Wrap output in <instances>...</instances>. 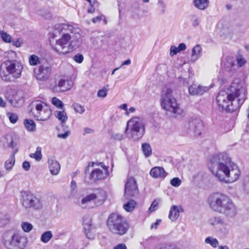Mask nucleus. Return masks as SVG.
I'll use <instances>...</instances> for the list:
<instances>
[{"label": "nucleus", "mask_w": 249, "mask_h": 249, "mask_svg": "<svg viewBox=\"0 0 249 249\" xmlns=\"http://www.w3.org/2000/svg\"><path fill=\"white\" fill-rule=\"evenodd\" d=\"M106 198V192L100 189L95 193L90 194L83 197L81 200L80 206L85 208V205L88 203L93 200H96V204L97 205L102 204Z\"/></svg>", "instance_id": "f8f14e48"}, {"label": "nucleus", "mask_w": 249, "mask_h": 249, "mask_svg": "<svg viewBox=\"0 0 249 249\" xmlns=\"http://www.w3.org/2000/svg\"><path fill=\"white\" fill-rule=\"evenodd\" d=\"M231 34V30L228 24H227V36L229 37Z\"/></svg>", "instance_id": "774afa93"}, {"label": "nucleus", "mask_w": 249, "mask_h": 249, "mask_svg": "<svg viewBox=\"0 0 249 249\" xmlns=\"http://www.w3.org/2000/svg\"><path fill=\"white\" fill-rule=\"evenodd\" d=\"M103 18H104V16L103 15L99 16L95 18H93L91 20L94 23H99Z\"/></svg>", "instance_id": "8fccbe9b"}, {"label": "nucleus", "mask_w": 249, "mask_h": 249, "mask_svg": "<svg viewBox=\"0 0 249 249\" xmlns=\"http://www.w3.org/2000/svg\"><path fill=\"white\" fill-rule=\"evenodd\" d=\"M139 193L136 181L134 178H129L125 185L124 196L128 199L129 196H134Z\"/></svg>", "instance_id": "ddd939ff"}, {"label": "nucleus", "mask_w": 249, "mask_h": 249, "mask_svg": "<svg viewBox=\"0 0 249 249\" xmlns=\"http://www.w3.org/2000/svg\"><path fill=\"white\" fill-rule=\"evenodd\" d=\"M53 237L52 232L48 231L44 232L41 236V241L45 243H48Z\"/></svg>", "instance_id": "2f4dec72"}, {"label": "nucleus", "mask_w": 249, "mask_h": 249, "mask_svg": "<svg viewBox=\"0 0 249 249\" xmlns=\"http://www.w3.org/2000/svg\"><path fill=\"white\" fill-rule=\"evenodd\" d=\"M179 79H183V84H184V85L186 86L189 84V80L188 78L179 77Z\"/></svg>", "instance_id": "052dcab7"}, {"label": "nucleus", "mask_w": 249, "mask_h": 249, "mask_svg": "<svg viewBox=\"0 0 249 249\" xmlns=\"http://www.w3.org/2000/svg\"><path fill=\"white\" fill-rule=\"evenodd\" d=\"M150 175L154 178H162L166 176L167 173L163 168L156 166L151 169Z\"/></svg>", "instance_id": "aec40b11"}, {"label": "nucleus", "mask_w": 249, "mask_h": 249, "mask_svg": "<svg viewBox=\"0 0 249 249\" xmlns=\"http://www.w3.org/2000/svg\"><path fill=\"white\" fill-rule=\"evenodd\" d=\"M211 209L228 218H233L237 213L235 206L230 197L225 194L216 192L211 194L208 198Z\"/></svg>", "instance_id": "7ed1b4c3"}, {"label": "nucleus", "mask_w": 249, "mask_h": 249, "mask_svg": "<svg viewBox=\"0 0 249 249\" xmlns=\"http://www.w3.org/2000/svg\"><path fill=\"white\" fill-rule=\"evenodd\" d=\"M179 215V208L175 205L172 206L169 214V218L172 221H176Z\"/></svg>", "instance_id": "a878e982"}, {"label": "nucleus", "mask_w": 249, "mask_h": 249, "mask_svg": "<svg viewBox=\"0 0 249 249\" xmlns=\"http://www.w3.org/2000/svg\"><path fill=\"white\" fill-rule=\"evenodd\" d=\"M240 175V172L236 164L230 163V168L228 170L227 178L224 182L231 183L237 180Z\"/></svg>", "instance_id": "dca6fc26"}, {"label": "nucleus", "mask_w": 249, "mask_h": 249, "mask_svg": "<svg viewBox=\"0 0 249 249\" xmlns=\"http://www.w3.org/2000/svg\"><path fill=\"white\" fill-rule=\"evenodd\" d=\"M7 115L9 117L11 123L15 124L17 122L18 119V117L16 114L12 113H8Z\"/></svg>", "instance_id": "c03bdc74"}, {"label": "nucleus", "mask_w": 249, "mask_h": 249, "mask_svg": "<svg viewBox=\"0 0 249 249\" xmlns=\"http://www.w3.org/2000/svg\"><path fill=\"white\" fill-rule=\"evenodd\" d=\"M107 89H100L97 93L98 97L105 98L107 95Z\"/></svg>", "instance_id": "49530a36"}, {"label": "nucleus", "mask_w": 249, "mask_h": 249, "mask_svg": "<svg viewBox=\"0 0 249 249\" xmlns=\"http://www.w3.org/2000/svg\"><path fill=\"white\" fill-rule=\"evenodd\" d=\"M21 44L22 42L19 40H17V41H15L13 43V44L17 47H20Z\"/></svg>", "instance_id": "bf43d9fd"}, {"label": "nucleus", "mask_w": 249, "mask_h": 249, "mask_svg": "<svg viewBox=\"0 0 249 249\" xmlns=\"http://www.w3.org/2000/svg\"><path fill=\"white\" fill-rule=\"evenodd\" d=\"M107 176L106 173H104L102 170L100 169H94L90 175V177L93 180L103 179Z\"/></svg>", "instance_id": "412c9836"}, {"label": "nucleus", "mask_w": 249, "mask_h": 249, "mask_svg": "<svg viewBox=\"0 0 249 249\" xmlns=\"http://www.w3.org/2000/svg\"><path fill=\"white\" fill-rule=\"evenodd\" d=\"M52 68L48 66H40L34 70L36 78L40 81H45L48 79L51 73Z\"/></svg>", "instance_id": "2eb2a0df"}, {"label": "nucleus", "mask_w": 249, "mask_h": 249, "mask_svg": "<svg viewBox=\"0 0 249 249\" xmlns=\"http://www.w3.org/2000/svg\"><path fill=\"white\" fill-rule=\"evenodd\" d=\"M157 4L160 10V13L162 14H164L166 7V5L164 2L162 0H159Z\"/></svg>", "instance_id": "ea45409f"}, {"label": "nucleus", "mask_w": 249, "mask_h": 249, "mask_svg": "<svg viewBox=\"0 0 249 249\" xmlns=\"http://www.w3.org/2000/svg\"><path fill=\"white\" fill-rule=\"evenodd\" d=\"M208 222L215 228H219L224 225V221L220 216H212L209 219Z\"/></svg>", "instance_id": "5701e85b"}, {"label": "nucleus", "mask_w": 249, "mask_h": 249, "mask_svg": "<svg viewBox=\"0 0 249 249\" xmlns=\"http://www.w3.org/2000/svg\"><path fill=\"white\" fill-rule=\"evenodd\" d=\"M246 89L233 83L227 89V92L220 91L216 97L218 106L222 109L233 112L240 108L246 100Z\"/></svg>", "instance_id": "f03ea898"}, {"label": "nucleus", "mask_w": 249, "mask_h": 249, "mask_svg": "<svg viewBox=\"0 0 249 249\" xmlns=\"http://www.w3.org/2000/svg\"><path fill=\"white\" fill-rule=\"evenodd\" d=\"M3 243L7 249H23L27 238L18 232H7L3 235Z\"/></svg>", "instance_id": "39448f33"}, {"label": "nucleus", "mask_w": 249, "mask_h": 249, "mask_svg": "<svg viewBox=\"0 0 249 249\" xmlns=\"http://www.w3.org/2000/svg\"><path fill=\"white\" fill-rule=\"evenodd\" d=\"M113 137L114 139L118 141H121L124 138L123 135L120 134H115L113 135Z\"/></svg>", "instance_id": "603ef678"}, {"label": "nucleus", "mask_w": 249, "mask_h": 249, "mask_svg": "<svg viewBox=\"0 0 249 249\" xmlns=\"http://www.w3.org/2000/svg\"><path fill=\"white\" fill-rule=\"evenodd\" d=\"M228 66L227 67H229V66H230L231 69L229 71H231L232 68L235 66V64L233 61H231V62H228Z\"/></svg>", "instance_id": "e2e57ef3"}, {"label": "nucleus", "mask_w": 249, "mask_h": 249, "mask_svg": "<svg viewBox=\"0 0 249 249\" xmlns=\"http://www.w3.org/2000/svg\"><path fill=\"white\" fill-rule=\"evenodd\" d=\"M119 108L121 109H123L124 110L127 111V106L126 104H124L120 106Z\"/></svg>", "instance_id": "0e129e2a"}, {"label": "nucleus", "mask_w": 249, "mask_h": 249, "mask_svg": "<svg viewBox=\"0 0 249 249\" xmlns=\"http://www.w3.org/2000/svg\"><path fill=\"white\" fill-rule=\"evenodd\" d=\"M56 118L61 121V126L65 133L63 134H58L57 137L63 139H66L70 134V131L68 129V126L65 125V123L68 119V117L64 111H59L57 112Z\"/></svg>", "instance_id": "f3484780"}, {"label": "nucleus", "mask_w": 249, "mask_h": 249, "mask_svg": "<svg viewBox=\"0 0 249 249\" xmlns=\"http://www.w3.org/2000/svg\"><path fill=\"white\" fill-rule=\"evenodd\" d=\"M1 36L2 40L6 42H11L12 37L10 35H8L5 32H2L1 33Z\"/></svg>", "instance_id": "79ce46f5"}, {"label": "nucleus", "mask_w": 249, "mask_h": 249, "mask_svg": "<svg viewBox=\"0 0 249 249\" xmlns=\"http://www.w3.org/2000/svg\"><path fill=\"white\" fill-rule=\"evenodd\" d=\"M128 127L130 128L132 138L134 141L140 140L142 137L144 127L140 118L133 117L128 122L125 133H127Z\"/></svg>", "instance_id": "1a4fd4ad"}, {"label": "nucleus", "mask_w": 249, "mask_h": 249, "mask_svg": "<svg viewBox=\"0 0 249 249\" xmlns=\"http://www.w3.org/2000/svg\"><path fill=\"white\" fill-rule=\"evenodd\" d=\"M73 29L71 25L62 24L54 30V34L58 33L62 35L60 38L56 39L55 42H51V45L55 52L59 54H67L81 45V35L74 33Z\"/></svg>", "instance_id": "f257e3e1"}, {"label": "nucleus", "mask_w": 249, "mask_h": 249, "mask_svg": "<svg viewBox=\"0 0 249 249\" xmlns=\"http://www.w3.org/2000/svg\"><path fill=\"white\" fill-rule=\"evenodd\" d=\"M22 167L25 171H28L30 168V163L27 161H25L22 163Z\"/></svg>", "instance_id": "3c124183"}, {"label": "nucleus", "mask_w": 249, "mask_h": 249, "mask_svg": "<svg viewBox=\"0 0 249 249\" xmlns=\"http://www.w3.org/2000/svg\"><path fill=\"white\" fill-rule=\"evenodd\" d=\"M181 180L178 178H174L170 181L171 184L174 187H178L181 184Z\"/></svg>", "instance_id": "37998d69"}, {"label": "nucleus", "mask_w": 249, "mask_h": 249, "mask_svg": "<svg viewBox=\"0 0 249 249\" xmlns=\"http://www.w3.org/2000/svg\"><path fill=\"white\" fill-rule=\"evenodd\" d=\"M130 63H131L130 60L129 59H128L122 63L121 66H123L124 65H128L130 64Z\"/></svg>", "instance_id": "680f3d73"}, {"label": "nucleus", "mask_w": 249, "mask_h": 249, "mask_svg": "<svg viewBox=\"0 0 249 249\" xmlns=\"http://www.w3.org/2000/svg\"><path fill=\"white\" fill-rule=\"evenodd\" d=\"M94 11H95V8L92 5L88 10V12L89 13H93L94 12Z\"/></svg>", "instance_id": "69168bd1"}, {"label": "nucleus", "mask_w": 249, "mask_h": 249, "mask_svg": "<svg viewBox=\"0 0 249 249\" xmlns=\"http://www.w3.org/2000/svg\"><path fill=\"white\" fill-rule=\"evenodd\" d=\"M236 62L238 67H242L245 65L247 62L246 60L241 55H238L236 57Z\"/></svg>", "instance_id": "4c0bfd02"}, {"label": "nucleus", "mask_w": 249, "mask_h": 249, "mask_svg": "<svg viewBox=\"0 0 249 249\" xmlns=\"http://www.w3.org/2000/svg\"><path fill=\"white\" fill-rule=\"evenodd\" d=\"M77 187V184L75 181L72 180L71 183V189L72 191H73Z\"/></svg>", "instance_id": "4d7b16f0"}, {"label": "nucleus", "mask_w": 249, "mask_h": 249, "mask_svg": "<svg viewBox=\"0 0 249 249\" xmlns=\"http://www.w3.org/2000/svg\"><path fill=\"white\" fill-rule=\"evenodd\" d=\"M136 203L133 200H130L124 204L123 207L127 212L132 211L135 207Z\"/></svg>", "instance_id": "c756f323"}, {"label": "nucleus", "mask_w": 249, "mask_h": 249, "mask_svg": "<svg viewBox=\"0 0 249 249\" xmlns=\"http://www.w3.org/2000/svg\"><path fill=\"white\" fill-rule=\"evenodd\" d=\"M24 125L29 131H34L36 130V124L32 120H25Z\"/></svg>", "instance_id": "cd10ccee"}, {"label": "nucleus", "mask_w": 249, "mask_h": 249, "mask_svg": "<svg viewBox=\"0 0 249 249\" xmlns=\"http://www.w3.org/2000/svg\"><path fill=\"white\" fill-rule=\"evenodd\" d=\"M72 107L76 112L80 114H83L85 112L84 107L78 103H74L72 105Z\"/></svg>", "instance_id": "e433bc0d"}, {"label": "nucleus", "mask_w": 249, "mask_h": 249, "mask_svg": "<svg viewBox=\"0 0 249 249\" xmlns=\"http://www.w3.org/2000/svg\"><path fill=\"white\" fill-rule=\"evenodd\" d=\"M84 59L83 55L82 54L78 53L73 57V60L77 63H81Z\"/></svg>", "instance_id": "a18cd8bd"}, {"label": "nucleus", "mask_w": 249, "mask_h": 249, "mask_svg": "<svg viewBox=\"0 0 249 249\" xmlns=\"http://www.w3.org/2000/svg\"><path fill=\"white\" fill-rule=\"evenodd\" d=\"M84 131L85 133H91L93 131L92 129L89 128H85Z\"/></svg>", "instance_id": "338daca9"}, {"label": "nucleus", "mask_w": 249, "mask_h": 249, "mask_svg": "<svg viewBox=\"0 0 249 249\" xmlns=\"http://www.w3.org/2000/svg\"><path fill=\"white\" fill-rule=\"evenodd\" d=\"M189 128L193 132L195 136H199L203 129V124L199 118H195L191 120L189 123Z\"/></svg>", "instance_id": "4468645a"}, {"label": "nucleus", "mask_w": 249, "mask_h": 249, "mask_svg": "<svg viewBox=\"0 0 249 249\" xmlns=\"http://www.w3.org/2000/svg\"><path fill=\"white\" fill-rule=\"evenodd\" d=\"M191 20L192 26L194 27L198 26L201 21L200 18L196 14H192L191 16Z\"/></svg>", "instance_id": "c9c22d12"}, {"label": "nucleus", "mask_w": 249, "mask_h": 249, "mask_svg": "<svg viewBox=\"0 0 249 249\" xmlns=\"http://www.w3.org/2000/svg\"><path fill=\"white\" fill-rule=\"evenodd\" d=\"M205 243L210 245L213 248H216L219 246L218 241L216 238L211 236L206 238L205 240Z\"/></svg>", "instance_id": "7c9ffc66"}, {"label": "nucleus", "mask_w": 249, "mask_h": 249, "mask_svg": "<svg viewBox=\"0 0 249 249\" xmlns=\"http://www.w3.org/2000/svg\"><path fill=\"white\" fill-rule=\"evenodd\" d=\"M29 62L31 66H36L40 63V58L35 54H32L29 57Z\"/></svg>", "instance_id": "f704fd0d"}, {"label": "nucleus", "mask_w": 249, "mask_h": 249, "mask_svg": "<svg viewBox=\"0 0 249 249\" xmlns=\"http://www.w3.org/2000/svg\"><path fill=\"white\" fill-rule=\"evenodd\" d=\"M172 91L168 89L165 94L161 96V105L162 107L166 111L167 114L173 115L180 114L182 111L179 107L176 100L173 98Z\"/></svg>", "instance_id": "6e6552de"}, {"label": "nucleus", "mask_w": 249, "mask_h": 249, "mask_svg": "<svg viewBox=\"0 0 249 249\" xmlns=\"http://www.w3.org/2000/svg\"><path fill=\"white\" fill-rule=\"evenodd\" d=\"M21 202L22 205L26 208H34L39 209L42 205L39 199L29 191L21 192Z\"/></svg>", "instance_id": "9d476101"}, {"label": "nucleus", "mask_w": 249, "mask_h": 249, "mask_svg": "<svg viewBox=\"0 0 249 249\" xmlns=\"http://www.w3.org/2000/svg\"><path fill=\"white\" fill-rule=\"evenodd\" d=\"M84 229L85 230L87 237L89 239H93L94 237V235L90 232V227L91 226V224H90V221H89L88 222H86L84 221Z\"/></svg>", "instance_id": "bb28decb"}, {"label": "nucleus", "mask_w": 249, "mask_h": 249, "mask_svg": "<svg viewBox=\"0 0 249 249\" xmlns=\"http://www.w3.org/2000/svg\"><path fill=\"white\" fill-rule=\"evenodd\" d=\"M6 107V103L0 97V107Z\"/></svg>", "instance_id": "13d9d810"}, {"label": "nucleus", "mask_w": 249, "mask_h": 249, "mask_svg": "<svg viewBox=\"0 0 249 249\" xmlns=\"http://www.w3.org/2000/svg\"><path fill=\"white\" fill-rule=\"evenodd\" d=\"M186 45L183 43H180L178 47V49L179 52L184 51L186 49Z\"/></svg>", "instance_id": "6e6d98bb"}, {"label": "nucleus", "mask_w": 249, "mask_h": 249, "mask_svg": "<svg viewBox=\"0 0 249 249\" xmlns=\"http://www.w3.org/2000/svg\"><path fill=\"white\" fill-rule=\"evenodd\" d=\"M143 154L146 157H149L152 154V149L149 144L144 143L142 145Z\"/></svg>", "instance_id": "c85d7f7f"}, {"label": "nucleus", "mask_w": 249, "mask_h": 249, "mask_svg": "<svg viewBox=\"0 0 249 249\" xmlns=\"http://www.w3.org/2000/svg\"><path fill=\"white\" fill-rule=\"evenodd\" d=\"M22 230L26 232L30 231L33 229V226L31 224L28 222H23L21 224Z\"/></svg>", "instance_id": "58836bf2"}, {"label": "nucleus", "mask_w": 249, "mask_h": 249, "mask_svg": "<svg viewBox=\"0 0 249 249\" xmlns=\"http://www.w3.org/2000/svg\"><path fill=\"white\" fill-rule=\"evenodd\" d=\"M170 54L171 56L176 55V54H177L179 52L178 49V47H176L175 46H172L170 47Z\"/></svg>", "instance_id": "de8ad7c7"}, {"label": "nucleus", "mask_w": 249, "mask_h": 249, "mask_svg": "<svg viewBox=\"0 0 249 249\" xmlns=\"http://www.w3.org/2000/svg\"><path fill=\"white\" fill-rule=\"evenodd\" d=\"M31 108L29 111L30 116H33L37 120L45 121L47 120L52 114V110L44 103L37 101L32 102Z\"/></svg>", "instance_id": "0eeeda50"}, {"label": "nucleus", "mask_w": 249, "mask_h": 249, "mask_svg": "<svg viewBox=\"0 0 249 249\" xmlns=\"http://www.w3.org/2000/svg\"><path fill=\"white\" fill-rule=\"evenodd\" d=\"M2 67H4L7 74H11L16 78H19L23 69L21 62L17 60L8 61L4 62Z\"/></svg>", "instance_id": "9b49d317"}, {"label": "nucleus", "mask_w": 249, "mask_h": 249, "mask_svg": "<svg viewBox=\"0 0 249 249\" xmlns=\"http://www.w3.org/2000/svg\"><path fill=\"white\" fill-rule=\"evenodd\" d=\"M107 225L109 230L114 234L123 235L128 228L126 222L123 217L117 213H112L109 216Z\"/></svg>", "instance_id": "423d86ee"}, {"label": "nucleus", "mask_w": 249, "mask_h": 249, "mask_svg": "<svg viewBox=\"0 0 249 249\" xmlns=\"http://www.w3.org/2000/svg\"><path fill=\"white\" fill-rule=\"evenodd\" d=\"M201 53L202 48L200 45H196L192 49L190 61L192 62H196L201 57Z\"/></svg>", "instance_id": "b1692460"}, {"label": "nucleus", "mask_w": 249, "mask_h": 249, "mask_svg": "<svg viewBox=\"0 0 249 249\" xmlns=\"http://www.w3.org/2000/svg\"><path fill=\"white\" fill-rule=\"evenodd\" d=\"M161 221L160 219L157 220V221L154 223H153L151 225V229H157L158 226L160 223Z\"/></svg>", "instance_id": "864d4df0"}, {"label": "nucleus", "mask_w": 249, "mask_h": 249, "mask_svg": "<svg viewBox=\"0 0 249 249\" xmlns=\"http://www.w3.org/2000/svg\"><path fill=\"white\" fill-rule=\"evenodd\" d=\"M224 155L218 154L213 155L210 159L208 167L212 173L221 182H224L227 178L230 163L225 164L224 161Z\"/></svg>", "instance_id": "20e7f679"}, {"label": "nucleus", "mask_w": 249, "mask_h": 249, "mask_svg": "<svg viewBox=\"0 0 249 249\" xmlns=\"http://www.w3.org/2000/svg\"><path fill=\"white\" fill-rule=\"evenodd\" d=\"M52 104L58 108H62L63 107V104L61 101L57 99L56 97H53L52 101Z\"/></svg>", "instance_id": "a19ab883"}, {"label": "nucleus", "mask_w": 249, "mask_h": 249, "mask_svg": "<svg viewBox=\"0 0 249 249\" xmlns=\"http://www.w3.org/2000/svg\"><path fill=\"white\" fill-rule=\"evenodd\" d=\"M73 84L71 80L60 79L58 84V86L60 91H65L70 89Z\"/></svg>", "instance_id": "393cba45"}, {"label": "nucleus", "mask_w": 249, "mask_h": 249, "mask_svg": "<svg viewBox=\"0 0 249 249\" xmlns=\"http://www.w3.org/2000/svg\"><path fill=\"white\" fill-rule=\"evenodd\" d=\"M32 158H34L37 161L41 160L42 157L41 154V148L40 147H37L36 149V151L35 153L31 154L30 155Z\"/></svg>", "instance_id": "72a5a7b5"}, {"label": "nucleus", "mask_w": 249, "mask_h": 249, "mask_svg": "<svg viewBox=\"0 0 249 249\" xmlns=\"http://www.w3.org/2000/svg\"><path fill=\"white\" fill-rule=\"evenodd\" d=\"M192 4L197 9L203 11L209 6L210 1L209 0H193Z\"/></svg>", "instance_id": "4be33fe9"}, {"label": "nucleus", "mask_w": 249, "mask_h": 249, "mask_svg": "<svg viewBox=\"0 0 249 249\" xmlns=\"http://www.w3.org/2000/svg\"><path fill=\"white\" fill-rule=\"evenodd\" d=\"M113 249H127V248L125 244H120L114 247Z\"/></svg>", "instance_id": "5fc2aeb1"}, {"label": "nucleus", "mask_w": 249, "mask_h": 249, "mask_svg": "<svg viewBox=\"0 0 249 249\" xmlns=\"http://www.w3.org/2000/svg\"><path fill=\"white\" fill-rule=\"evenodd\" d=\"M48 162L51 174L53 175H57L60 169V165L55 158L53 157H50Z\"/></svg>", "instance_id": "6ab92c4d"}, {"label": "nucleus", "mask_w": 249, "mask_h": 249, "mask_svg": "<svg viewBox=\"0 0 249 249\" xmlns=\"http://www.w3.org/2000/svg\"><path fill=\"white\" fill-rule=\"evenodd\" d=\"M158 202L156 200H154L151 205L149 209V211L152 212L156 209L158 205Z\"/></svg>", "instance_id": "09e8293b"}, {"label": "nucleus", "mask_w": 249, "mask_h": 249, "mask_svg": "<svg viewBox=\"0 0 249 249\" xmlns=\"http://www.w3.org/2000/svg\"><path fill=\"white\" fill-rule=\"evenodd\" d=\"M212 87H206L202 86H197L193 84L189 87V92L192 95H202L205 92H207Z\"/></svg>", "instance_id": "a211bd4d"}, {"label": "nucleus", "mask_w": 249, "mask_h": 249, "mask_svg": "<svg viewBox=\"0 0 249 249\" xmlns=\"http://www.w3.org/2000/svg\"><path fill=\"white\" fill-rule=\"evenodd\" d=\"M15 157L14 155L11 156L8 160H7L5 163V168L7 170L12 169L13 165L15 164Z\"/></svg>", "instance_id": "473e14b6"}]
</instances>
